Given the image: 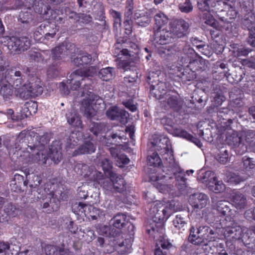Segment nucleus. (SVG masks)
<instances>
[{
  "label": "nucleus",
  "instance_id": "f257e3e1",
  "mask_svg": "<svg viewBox=\"0 0 255 255\" xmlns=\"http://www.w3.org/2000/svg\"><path fill=\"white\" fill-rule=\"evenodd\" d=\"M158 73L154 72L149 73L146 82L149 85V96L162 101L167 94V86L165 82L159 81Z\"/></svg>",
  "mask_w": 255,
  "mask_h": 255
},
{
  "label": "nucleus",
  "instance_id": "f03ea898",
  "mask_svg": "<svg viewBox=\"0 0 255 255\" xmlns=\"http://www.w3.org/2000/svg\"><path fill=\"white\" fill-rule=\"evenodd\" d=\"M82 87L79 92L81 97H85L86 99L91 101H96L95 104L98 102L99 105L103 102V100L98 96L93 93V80L91 78H82L81 79Z\"/></svg>",
  "mask_w": 255,
  "mask_h": 255
},
{
  "label": "nucleus",
  "instance_id": "7ed1b4c3",
  "mask_svg": "<svg viewBox=\"0 0 255 255\" xmlns=\"http://www.w3.org/2000/svg\"><path fill=\"white\" fill-rule=\"evenodd\" d=\"M241 26L243 29H248L249 36L248 43L255 47V15L252 12L246 13L241 19Z\"/></svg>",
  "mask_w": 255,
  "mask_h": 255
},
{
  "label": "nucleus",
  "instance_id": "20e7f679",
  "mask_svg": "<svg viewBox=\"0 0 255 255\" xmlns=\"http://www.w3.org/2000/svg\"><path fill=\"white\" fill-rule=\"evenodd\" d=\"M27 132L25 130L21 131L17 136L16 140L18 141L20 145L17 144V143H14L13 141L10 139H6L3 142L4 145L9 150V153H15V151L20 150L22 149H27V145H26L25 147L23 146V144H28L27 136H31L30 135H27Z\"/></svg>",
  "mask_w": 255,
  "mask_h": 255
},
{
  "label": "nucleus",
  "instance_id": "39448f33",
  "mask_svg": "<svg viewBox=\"0 0 255 255\" xmlns=\"http://www.w3.org/2000/svg\"><path fill=\"white\" fill-rule=\"evenodd\" d=\"M30 45V41L26 37L20 38L12 37L8 42V48L11 52L14 53H19L27 50Z\"/></svg>",
  "mask_w": 255,
  "mask_h": 255
},
{
  "label": "nucleus",
  "instance_id": "423d86ee",
  "mask_svg": "<svg viewBox=\"0 0 255 255\" xmlns=\"http://www.w3.org/2000/svg\"><path fill=\"white\" fill-rule=\"evenodd\" d=\"M28 144H23V146L25 147L27 145V147L32 151L35 149L40 150L44 149V146L49 141V138L47 134L39 135L36 134L32 136H28Z\"/></svg>",
  "mask_w": 255,
  "mask_h": 255
},
{
  "label": "nucleus",
  "instance_id": "0eeeda50",
  "mask_svg": "<svg viewBox=\"0 0 255 255\" xmlns=\"http://www.w3.org/2000/svg\"><path fill=\"white\" fill-rule=\"evenodd\" d=\"M3 80L15 86V88L20 86L23 82V75L21 72L15 68H11L3 71Z\"/></svg>",
  "mask_w": 255,
  "mask_h": 255
},
{
  "label": "nucleus",
  "instance_id": "6e6552de",
  "mask_svg": "<svg viewBox=\"0 0 255 255\" xmlns=\"http://www.w3.org/2000/svg\"><path fill=\"white\" fill-rule=\"evenodd\" d=\"M124 183V179L119 176L115 181H113L111 178L109 177L104 178L103 179H100L99 181V184L101 185L105 190L107 191L111 190L114 187L120 192L125 189Z\"/></svg>",
  "mask_w": 255,
  "mask_h": 255
},
{
  "label": "nucleus",
  "instance_id": "1a4fd4ad",
  "mask_svg": "<svg viewBox=\"0 0 255 255\" xmlns=\"http://www.w3.org/2000/svg\"><path fill=\"white\" fill-rule=\"evenodd\" d=\"M160 102L164 106H165V104L166 103L168 106L175 111H178L181 109L183 105V101L173 91L168 92L164 99Z\"/></svg>",
  "mask_w": 255,
  "mask_h": 255
},
{
  "label": "nucleus",
  "instance_id": "9d476101",
  "mask_svg": "<svg viewBox=\"0 0 255 255\" xmlns=\"http://www.w3.org/2000/svg\"><path fill=\"white\" fill-rule=\"evenodd\" d=\"M160 154L163 160L164 167L167 168L168 170L171 171L172 172L176 173L177 171H180L179 166L175 161L173 151L171 148L161 151L160 152Z\"/></svg>",
  "mask_w": 255,
  "mask_h": 255
},
{
  "label": "nucleus",
  "instance_id": "9b49d317",
  "mask_svg": "<svg viewBox=\"0 0 255 255\" xmlns=\"http://www.w3.org/2000/svg\"><path fill=\"white\" fill-rule=\"evenodd\" d=\"M153 38L156 43L162 45L173 42L177 39L173 30L169 31L164 29L154 30Z\"/></svg>",
  "mask_w": 255,
  "mask_h": 255
},
{
  "label": "nucleus",
  "instance_id": "f8f14e48",
  "mask_svg": "<svg viewBox=\"0 0 255 255\" xmlns=\"http://www.w3.org/2000/svg\"><path fill=\"white\" fill-rule=\"evenodd\" d=\"M232 120L228 119L227 122L225 123L226 125L223 126V128H225V129L227 130L226 133V141L227 143L229 145L235 147L240 145L242 139L241 136L239 135L238 132L232 130L230 127L231 124L232 123Z\"/></svg>",
  "mask_w": 255,
  "mask_h": 255
},
{
  "label": "nucleus",
  "instance_id": "ddd939ff",
  "mask_svg": "<svg viewBox=\"0 0 255 255\" xmlns=\"http://www.w3.org/2000/svg\"><path fill=\"white\" fill-rule=\"evenodd\" d=\"M84 139H89L90 140L85 141L82 144L75 150L72 153L73 156L82 154H90L96 151V145L91 141L93 139L92 135H89L87 137H84Z\"/></svg>",
  "mask_w": 255,
  "mask_h": 255
},
{
  "label": "nucleus",
  "instance_id": "4468645a",
  "mask_svg": "<svg viewBox=\"0 0 255 255\" xmlns=\"http://www.w3.org/2000/svg\"><path fill=\"white\" fill-rule=\"evenodd\" d=\"M61 144L60 140H56L53 141L49 148L47 155L55 164L59 162L62 159Z\"/></svg>",
  "mask_w": 255,
  "mask_h": 255
},
{
  "label": "nucleus",
  "instance_id": "2eb2a0df",
  "mask_svg": "<svg viewBox=\"0 0 255 255\" xmlns=\"http://www.w3.org/2000/svg\"><path fill=\"white\" fill-rule=\"evenodd\" d=\"M172 27L176 37L178 38L186 34L189 25L183 19H176L172 22Z\"/></svg>",
  "mask_w": 255,
  "mask_h": 255
},
{
  "label": "nucleus",
  "instance_id": "dca6fc26",
  "mask_svg": "<svg viewBox=\"0 0 255 255\" xmlns=\"http://www.w3.org/2000/svg\"><path fill=\"white\" fill-rule=\"evenodd\" d=\"M189 202L192 207H204L207 205V196L202 193L194 194L190 196Z\"/></svg>",
  "mask_w": 255,
  "mask_h": 255
},
{
  "label": "nucleus",
  "instance_id": "f3484780",
  "mask_svg": "<svg viewBox=\"0 0 255 255\" xmlns=\"http://www.w3.org/2000/svg\"><path fill=\"white\" fill-rule=\"evenodd\" d=\"M154 215L152 216L154 222L162 223L166 220L171 215V208H151Z\"/></svg>",
  "mask_w": 255,
  "mask_h": 255
},
{
  "label": "nucleus",
  "instance_id": "a211bd4d",
  "mask_svg": "<svg viewBox=\"0 0 255 255\" xmlns=\"http://www.w3.org/2000/svg\"><path fill=\"white\" fill-rule=\"evenodd\" d=\"M44 249L46 255H71L69 250L63 246L46 245Z\"/></svg>",
  "mask_w": 255,
  "mask_h": 255
},
{
  "label": "nucleus",
  "instance_id": "6ab92c4d",
  "mask_svg": "<svg viewBox=\"0 0 255 255\" xmlns=\"http://www.w3.org/2000/svg\"><path fill=\"white\" fill-rule=\"evenodd\" d=\"M188 66L195 73L197 71H204L207 67L206 60L199 56H196L195 59H190Z\"/></svg>",
  "mask_w": 255,
  "mask_h": 255
},
{
  "label": "nucleus",
  "instance_id": "aec40b11",
  "mask_svg": "<svg viewBox=\"0 0 255 255\" xmlns=\"http://www.w3.org/2000/svg\"><path fill=\"white\" fill-rule=\"evenodd\" d=\"M94 101L84 99L82 102L80 110L87 118H91L95 115V111L92 106V104H94Z\"/></svg>",
  "mask_w": 255,
  "mask_h": 255
},
{
  "label": "nucleus",
  "instance_id": "412c9836",
  "mask_svg": "<svg viewBox=\"0 0 255 255\" xmlns=\"http://www.w3.org/2000/svg\"><path fill=\"white\" fill-rule=\"evenodd\" d=\"M164 231L162 223L154 222L152 221V223H150L147 227L146 232L150 235L153 236L154 239L158 237V234H162Z\"/></svg>",
  "mask_w": 255,
  "mask_h": 255
},
{
  "label": "nucleus",
  "instance_id": "4be33fe9",
  "mask_svg": "<svg viewBox=\"0 0 255 255\" xmlns=\"http://www.w3.org/2000/svg\"><path fill=\"white\" fill-rule=\"evenodd\" d=\"M88 128L89 130L94 135L97 136L106 130V125L104 123L95 122L90 120Z\"/></svg>",
  "mask_w": 255,
  "mask_h": 255
},
{
  "label": "nucleus",
  "instance_id": "5701e85b",
  "mask_svg": "<svg viewBox=\"0 0 255 255\" xmlns=\"http://www.w3.org/2000/svg\"><path fill=\"white\" fill-rule=\"evenodd\" d=\"M101 164L105 175L111 178L113 181H115L118 178V175L112 171V163L108 159L104 158L102 160Z\"/></svg>",
  "mask_w": 255,
  "mask_h": 255
},
{
  "label": "nucleus",
  "instance_id": "b1692460",
  "mask_svg": "<svg viewBox=\"0 0 255 255\" xmlns=\"http://www.w3.org/2000/svg\"><path fill=\"white\" fill-rule=\"evenodd\" d=\"M232 205L235 206L245 207L248 205L245 196L241 193H233L231 195Z\"/></svg>",
  "mask_w": 255,
  "mask_h": 255
},
{
  "label": "nucleus",
  "instance_id": "393cba45",
  "mask_svg": "<svg viewBox=\"0 0 255 255\" xmlns=\"http://www.w3.org/2000/svg\"><path fill=\"white\" fill-rule=\"evenodd\" d=\"M216 177L213 172L211 171H205L203 170H200L197 176L198 180L200 181L203 183L209 184L212 182L213 180L216 179Z\"/></svg>",
  "mask_w": 255,
  "mask_h": 255
},
{
  "label": "nucleus",
  "instance_id": "a878e982",
  "mask_svg": "<svg viewBox=\"0 0 255 255\" xmlns=\"http://www.w3.org/2000/svg\"><path fill=\"white\" fill-rule=\"evenodd\" d=\"M154 146H156V149L159 151H163L171 148V143L168 138L165 136L160 137V138L151 142Z\"/></svg>",
  "mask_w": 255,
  "mask_h": 255
},
{
  "label": "nucleus",
  "instance_id": "bb28decb",
  "mask_svg": "<svg viewBox=\"0 0 255 255\" xmlns=\"http://www.w3.org/2000/svg\"><path fill=\"white\" fill-rule=\"evenodd\" d=\"M72 62L76 66H79L88 64L91 63L92 57L87 53L79 54L75 58L71 57Z\"/></svg>",
  "mask_w": 255,
  "mask_h": 255
},
{
  "label": "nucleus",
  "instance_id": "cd10ccee",
  "mask_svg": "<svg viewBox=\"0 0 255 255\" xmlns=\"http://www.w3.org/2000/svg\"><path fill=\"white\" fill-rule=\"evenodd\" d=\"M80 78L79 75L75 73V71L69 76L67 83L72 90H77L82 85L81 80H80Z\"/></svg>",
  "mask_w": 255,
  "mask_h": 255
},
{
  "label": "nucleus",
  "instance_id": "c85d7f7f",
  "mask_svg": "<svg viewBox=\"0 0 255 255\" xmlns=\"http://www.w3.org/2000/svg\"><path fill=\"white\" fill-rule=\"evenodd\" d=\"M121 52L124 55H128L130 57H133L136 63L138 61L139 49L135 44L132 43L129 49H123Z\"/></svg>",
  "mask_w": 255,
  "mask_h": 255
},
{
  "label": "nucleus",
  "instance_id": "c756f323",
  "mask_svg": "<svg viewBox=\"0 0 255 255\" xmlns=\"http://www.w3.org/2000/svg\"><path fill=\"white\" fill-rule=\"evenodd\" d=\"M38 151L33 155L32 160L34 162L39 165H45L47 164L48 159L47 151L44 149L37 150Z\"/></svg>",
  "mask_w": 255,
  "mask_h": 255
},
{
  "label": "nucleus",
  "instance_id": "7c9ffc66",
  "mask_svg": "<svg viewBox=\"0 0 255 255\" xmlns=\"http://www.w3.org/2000/svg\"><path fill=\"white\" fill-rule=\"evenodd\" d=\"M165 129L175 136L182 137L186 139L190 137V133L180 128H173L170 126L169 128H165Z\"/></svg>",
  "mask_w": 255,
  "mask_h": 255
},
{
  "label": "nucleus",
  "instance_id": "2f4dec72",
  "mask_svg": "<svg viewBox=\"0 0 255 255\" xmlns=\"http://www.w3.org/2000/svg\"><path fill=\"white\" fill-rule=\"evenodd\" d=\"M180 78L183 82H187L193 80L196 78V73L191 69L187 65V68L179 75Z\"/></svg>",
  "mask_w": 255,
  "mask_h": 255
},
{
  "label": "nucleus",
  "instance_id": "473e14b6",
  "mask_svg": "<svg viewBox=\"0 0 255 255\" xmlns=\"http://www.w3.org/2000/svg\"><path fill=\"white\" fill-rule=\"evenodd\" d=\"M67 120L69 124L72 126L83 128L82 121L76 113H70L67 114Z\"/></svg>",
  "mask_w": 255,
  "mask_h": 255
},
{
  "label": "nucleus",
  "instance_id": "72a5a7b5",
  "mask_svg": "<svg viewBox=\"0 0 255 255\" xmlns=\"http://www.w3.org/2000/svg\"><path fill=\"white\" fill-rule=\"evenodd\" d=\"M28 85V83H25L21 87H18L16 88H17L16 94L17 97H19L21 99L25 100L32 97L31 92L30 91Z\"/></svg>",
  "mask_w": 255,
  "mask_h": 255
},
{
  "label": "nucleus",
  "instance_id": "f704fd0d",
  "mask_svg": "<svg viewBox=\"0 0 255 255\" xmlns=\"http://www.w3.org/2000/svg\"><path fill=\"white\" fill-rule=\"evenodd\" d=\"M113 68L107 67L100 70L98 73L99 77L103 81H108L112 79L115 76Z\"/></svg>",
  "mask_w": 255,
  "mask_h": 255
},
{
  "label": "nucleus",
  "instance_id": "c9c22d12",
  "mask_svg": "<svg viewBox=\"0 0 255 255\" xmlns=\"http://www.w3.org/2000/svg\"><path fill=\"white\" fill-rule=\"evenodd\" d=\"M208 189L216 193H221L223 192L225 188V185L222 181H217V178L215 180L209 184H207Z\"/></svg>",
  "mask_w": 255,
  "mask_h": 255
},
{
  "label": "nucleus",
  "instance_id": "e433bc0d",
  "mask_svg": "<svg viewBox=\"0 0 255 255\" xmlns=\"http://www.w3.org/2000/svg\"><path fill=\"white\" fill-rule=\"evenodd\" d=\"M11 84H4L1 86L0 94L5 100L10 99L13 94V87Z\"/></svg>",
  "mask_w": 255,
  "mask_h": 255
},
{
  "label": "nucleus",
  "instance_id": "4c0bfd02",
  "mask_svg": "<svg viewBox=\"0 0 255 255\" xmlns=\"http://www.w3.org/2000/svg\"><path fill=\"white\" fill-rule=\"evenodd\" d=\"M96 228L100 235L106 237L113 236L115 232V229L109 226L98 224L96 226Z\"/></svg>",
  "mask_w": 255,
  "mask_h": 255
},
{
  "label": "nucleus",
  "instance_id": "58836bf2",
  "mask_svg": "<svg viewBox=\"0 0 255 255\" xmlns=\"http://www.w3.org/2000/svg\"><path fill=\"white\" fill-rule=\"evenodd\" d=\"M97 73V69L93 66L89 67L88 69L82 70H75V73H77L78 75L81 78H90L92 77Z\"/></svg>",
  "mask_w": 255,
  "mask_h": 255
},
{
  "label": "nucleus",
  "instance_id": "ea45409f",
  "mask_svg": "<svg viewBox=\"0 0 255 255\" xmlns=\"http://www.w3.org/2000/svg\"><path fill=\"white\" fill-rule=\"evenodd\" d=\"M221 12H218L217 15L219 19L225 23L231 22L232 19L235 18L237 14V12L233 9H229L225 16H223Z\"/></svg>",
  "mask_w": 255,
  "mask_h": 255
},
{
  "label": "nucleus",
  "instance_id": "a19ab883",
  "mask_svg": "<svg viewBox=\"0 0 255 255\" xmlns=\"http://www.w3.org/2000/svg\"><path fill=\"white\" fill-rule=\"evenodd\" d=\"M94 12L97 14V18L99 20L103 22V23H105V18L104 15V8L103 4L100 2H96L94 5Z\"/></svg>",
  "mask_w": 255,
  "mask_h": 255
},
{
  "label": "nucleus",
  "instance_id": "79ce46f5",
  "mask_svg": "<svg viewBox=\"0 0 255 255\" xmlns=\"http://www.w3.org/2000/svg\"><path fill=\"white\" fill-rule=\"evenodd\" d=\"M126 216L125 214H117L113 219V226L117 229H122L126 224Z\"/></svg>",
  "mask_w": 255,
  "mask_h": 255
},
{
  "label": "nucleus",
  "instance_id": "37998d69",
  "mask_svg": "<svg viewBox=\"0 0 255 255\" xmlns=\"http://www.w3.org/2000/svg\"><path fill=\"white\" fill-rule=\"evenodd\" d=\"M80 232L83 240L88 243L92 242L95 238L94 232L89 227L84 228L83 230L80 229Z\"/></svg>",
  "mask_w": 255,
  "mask_h": 255
},
{
  "label": "nucleus",
  "instance_id": "c03bdc74",
  "mask_svg": "<svg viewBox=\"0 0 255 255\" xmlns=\"http://www.w3.org/2000/svg\"><path fill=\"white\" fill-rule=\"evenodd\" d=\"M226 232L229 235L234 234L232 238L235 240H240L242 238V230L240 226H235L232 227H228Z\"/></svg>",
  "mask_w": 255,
  "mask_h": 255
},
{
  "label": "nucleus",
  "instance_id": "a18cd8bd",
  "mask_svg": "<svg viewBox=\"0 0 255 255\" xmlns=\"http://www.w3.org/2000/svg\"><path fill=\"white\" fill-rule=\"evenodd\" d=\"M51 55L52 57L55 60L61 59L66 56V53H65L62 44H61L52 49Z\"/></svg>",
  "mask_w": 255,
  "mask_h": 255
},
{
  "label": "nucleus",
  "instance_id": "49530a36",
  "mask_svg": "<svg viewBox=\"0 0 255 255\" xmlns=\"http://www.w3.org/2000/svg\"><path fill=\"white\" fill-rule=\"evenodd\" d=\"M243 167L247 171L255 170V159L249 157L245 156L243 158Z\"/></svg>",
  "mask_w": 255,
  "mask_h": 255
},
{
  "label": "nucleus",
  "instance_id": "de8ad7c7",
  "mask_svg": "<svg viewBox=\"0 0 255 255\" xmlns=\"http://www.w3.org/2000/svg\"><path fill=\"white\" fill-rule=\"evenodd\" d=\"M216 159L220 163L225 164L229 161V154L228 150L224 147L221 148L219 152L216 156Z\"/></svg>",
  "mask_w": 255,
  "mask_h": 255
},
{
  "label": "nucleus",
  "instance_id": "09e8293b",
  "mask_svg": "<svg viewBox=\"0 0 255 255\" xmlns=\"http://www.w3.org/2000/svg\"><path fill=\"white\" fill-rule=\"evenodd\" d=\"M134 19L135 22L140 26H145L150 22L149 18L145 15H141L140 14L136 12L134 14Z\"/></svg>",
  "mask_w": 255,
  "mask_h": 255
},
{
  "label": "nucleus",
  "instance_id": "8fccbe9b",
  "mask_svg": "<svg viewBox=\"0 0 255 255\" xmlns=\"http://www.w3.org/2000/svg\"><path fill=\"white\" fill-rule=\"evenodd\" d=\"M227 177L228 182L231 184H238L245 180L244 177L241 176L235 173L230 172L228 173Z\"/></svg>",
  "mask_w": 255,
  "mask_h": 255
},
{
  "label": "nucleus",
  "instance_id": "3c124183",
  "mask_svg": "<svg viewBox=\"0 0 255 255\" xmlns=\"http://www.w3.org/2000/svg\"><path fill=\"white\" fill-rule=\"evenodd\" d=\"M162 162L157 153H153L147 157V163L150 166H159Z\"/></svg>",
  "mask_w": 255,
  "mask_h": 255
},
{
  "label": "nucleus",
  "instance_id": "603ef678",
  "mask_svg": "<svg viewBox=\"0 0 255 255\" xmlns=\"http://www.w3.org/2000/svg\"><path fill=\"white\" fill-rule=\"evenodd\" d=\"M154 19L155 24L158 27L156 30L161 29V26L168 22V18L164 14L162 13L156 14L155 15Z\"/></svg>",
  "mask_w": 255,
  "mask_h": 255
},
{
  "label": "nucleus",
  "instance_id": "864d4df0",
  "mask_svg": "<svg viewBox=\"0 0 255 255\" xmlns=\"http://www.w3.org/2000/svg\"><path fill=\"white\" fill-rule=\"evenodd\" d=\"M65 53L66 56L69 54L76 53L78 52V49L76 48L75 44L68 42H64L62 43Z\"/></svg>",
  "mask_w": 255,
  "mask_h": 255
},
{
  "label": "nucleus",
  "instance_id": "5fc2aeb1",
  "mask_svg": "<svg viewBox=\"0 0 255 255\" xmlns=\"http://www.w3.org/2000/svg\"><path fill=\"white\" fill-rule=\"evenodd\" d=\"M77 174L81 175H87L89 172V167L88 165L84 163H77L74 168Z\"/></svg>",
  "mask_w": 255,
  "mask_h": 255
},
{
  "label": "nucleus",
  "instance_id": "6e6d98bb",
  "mask_svg": "<svg viewBox=\"0 0 255 255\" xmlns=\"http://www.w3.org/2000/svg\"><path fill=\"white\" fill-rule=\"evenodd\" d=\"M192 237L193 238L191 239V242L196 245H201L205 243V240L208 241H214L215 239H212V238H210L209 235H207V237H204L203 235H201L202 237L198 236L197 238H195L196 236L194 235H191Z\"/></svg>",
  "mask_w": 255,
  "mask_h": 255
},
{
  "label": "nucleus",
  "instance_id": "4d7b16f0",
  "mask_svg": "<svg viewBox=\"0 0 255 255\" xmlns=\"http://www.w3.org/2000/svg\"><path fill=\"white\" fill-rule=\"evenodd\" d=\"M121 110V109L116 107H111L107 111L106 115L111 120H117Z\"/></svg>",
  "mask_w": 255,
  "mask_h": 255
},
{
  "label": "nucleus",
  "instance_id": "13d9d810",
  "mask_svg": "<svg viewBox=\"0 0 255 255\" xmlns=\"http://www.w3.org/2000/svg\"><path fill=\"white\" fill-rule=\"evenodd\" d=\"M233 49L234 50H233V53L234 54V55L236 57L246 56L251 51V49L245 48L244 47H242V46L238 47H236L234 46Z\"/></svg>",
  "mask_w": 255,
  "mask_h": 255
},
{
  "label": "nucleus",
  "instance_id": "bf43d9fd",
  "mask_svg": "<svg viewBox=\"0 0 255 255\" xmlns=\"http://www.w3.org/2000/svg\"><path fill=\"white\" fill-rule=\"evenodd\" d=\"M28 86L31 92V96H38L41 94L43 92L42 87L35 83H28Z\"/></svg>",
  "mask_w": 255,
  "mask_h": 255
},
{
  "label": "nucleus",
  "instance_id": "052dcab7",
  "mask_svg": "<svg viewBox=\"0 0 255 255\" xmlns=\"http://www.w3.org/2000/svg\"><path fill=\"white\" fill-rule=\"evenodd\" d=\"M179 9L182 12L189 13L192 11L193 7L190 0H186L185 2L179 4Z\"/></svg>",
  "mask_w": 255,
  "mask_h": 255
},
{
  "label": "nucleus",
  "instance_id": "680f3d73",
  "mask_svg": "<svg viewBox=\"0 0 255 255\" xmlns=\"http://www.w3.org/2000/svg\"><path fill=\"white\" fill-rule=\"evenodd\" d=\"M11 253L9 244L7 242H0V255H13Z\"/></svg>",
  "mask_w": 255,
  "mask_h": 255
},
{
  "label": "nucleus",
  "instance_id": "e2e57ef3",
  "mask_svg": "<svg viewBox=\"0 0 255 255\" xmlns=\"http://www.w3.org/2000/svg\"><path fill=\"white\" fill-rule=\"evenodd\" d=\"M245 139L247 143L255 148V131L249 130L246 132Z\"/></svg>",
  "mask_w": 255,
  "mask_h": 255
},
{
  "label": "nucleus",
  "instance_id": "0e129e2a",
  "mask_svg": "<svg viewBox=\"0 0 255 255\" xmlns=\"http://www.w3.org/2000/svg\"><path fill=\"white\" fill-rule=\"evenodd\" d=\"M173 224L177 230H184V227L186 225V223L184 221L183 218H182L180 215L176 216L175 219L173 221Z\"/></svg>",
  "mask_w": 255,
  "mask_h": 255
},
{
  "label": "nucleus",
  "instance_id": "69168bd1",
  "mask_svg": "<svg viewBox=\"0 0 255 255\" xmlns=\"http://www.w3.org/2000/svg\"><path fill=\"white\" fill-rule=\"evenodd\" d=\"M138 79V72L137 70H133V77H125L124 81L126 84L133 85L134 83H137Z\"/></svg>",
  "mask_w": 255,
  "mask_h": 255
},
{
  "label": "nucleus",
  "instance_id": "338daca9",
  "mask_svg": "<svg viewBox=\"0 0 255 255\" xmlns=\"http://www.w3.org/2000/svg\"><path fill=\"white\" fill-rule=\"evenodd\" d=\"M72 14H74L78 18L77 21H78L83 23H89L92 21V17L90 15L84 13L77 14L76 12H73Z\"/></svg>",
  "mask_w": 255,
  "mask_h": 255
},
{
  "label": "nucleus",
  "instance_id": "774afa93",
  "mask_svg": "<svg viewBox=\"0 0 255 255\" xmlns=\"http://www.w3.org/2000/svg\"><path fill=\"white\" fill-rule=\"evenodd\" d=\"M242 63L244 66L255 69V56L243 60Z\"/></svg>",
  "mask_w": 255,
  "mask_h": 255
}]
</instances>
